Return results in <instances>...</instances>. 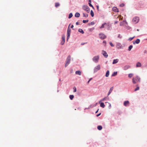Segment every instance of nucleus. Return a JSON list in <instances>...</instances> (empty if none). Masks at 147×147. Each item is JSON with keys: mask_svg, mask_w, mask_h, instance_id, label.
<instances>
[{"mask_svg": "<svg viewBox=\"0 0 147 147\" xmlns=\"http://www.w3.org/2000/svg\"><path fill=\"white\" fill-rule=\"evenodd\" d=\"M140 81V78L137 76L132 78V82L134 84L136 83L137 82H139Z\"/></svg>", "mask_w": 147, "mask_h": 147, "instance_id": "obj_1", "label": "nucleus"}, {"mask_svg": "<svg viewBox=\"0 0 147 147\" xmlns=\"http://www.w3.org/2000/svg\"><path fill=\"white\" fill-rule=\"evenodd\" d=\"M70 25V24L69 25V26L68 27L67 31V41L68 39H69L70 34L71 33V30L70 28H69V26Z\"/></svg>", "mask_w": 147, "mask_h": 147, "instance_id": "obj_2", "label": "nucleus"}, {"mask_svg": "<svg viewBox=\"0 0 147 147\" xmlns=\"http://www.w3.org/2000/svg\"><path fill=\"white\" fill-rule=\"evenodd\" d=\"M71 61V57L68 56L67 57L66 61V63L65 65V67H66L70 63Z\"/></svg>", "mask_w": 147, "mask_h": 147, "instance_id": "obj_3", "label": "nucleus"}, {"mask_svg": "<svg viewBox=\"0 0 147 147\" xmlns=\"http://www.w3.org/2000/svg\"><path fill=\"white\" fill-rule=\"evenodd\" d=\"M82 9L86 11L87 12L89 13L90 12V8L87 5H84L82 7Z\"/></svg>", "mask_w": 147, "mask_h": 147, "instance_id": "obj_4", "label": "nucleus"}, {"mask_svg": "<svg viewBox=\"0 0 147 147\" xmlns=\"http://www.w3.org/2000/svg\"><path fill=\"white\" fill-rule=\"evenodd\" d=\"M139 20V18L138 17H136L133 19L132 22L134 24H136L138 23Z\"/></svg>", "mask_w": 147, "mask_h": 147, "instance_id": "obj_5", "label": "nucleus"}, {"mask_svg": "<svg viewBox=\"0 0 147 147\" xmlns=\"http://www.w3.org/2000/svg\"><path fill=\"white\" fill-rule=\"evenodd\" d=\"M99 57L98 56H94L92 58L93 61L96 63L98 62Z\"/></svg>", "mask_w": 147, "mask_h": 147, "instance_id": "obj_6", "label": "nucleus"}, {"mask_svg": "<svg viewBox=\"0 0 147 147\" xmlns=\"http://www.w3.org/2000/svg\"><path fill=\"white\" fill-rule=\"evenodd\" d=\"M100 38L101 39H104L106 38V36L102 33H100L99 34Z\"/></svg>", "mask_w": 147, "mask_h": 147, "instance_id": "obj_7", "label": "nucleus"}, {"mask_svg": "<svg viewBox=\"0 0 147 147\" xmlns=\"http://www.w3.org/2000/svg\"><path fill=\"white\" fill-rule=\"evenodd\" d=\"M100 65H98L97 66H96L94 69V71L95 72H96L100 70Z\"/></svg>", "mask_w": 147, "mask_h": 147, "instance_id": "obj_8", "label": "nucleus"}, {"mask_svg": "<svg viewBox=\"0 0 147 147\" xmlns=\"http://www.w3.org/2000/svg\"><path fill=\"white\" fill-rule=\"evenodd\" d=\"M129 102L128 100L125 101L124 102L123 105L125 106H127L129 105Z\"/></svg>", "mask_w": 147, "mask_h": 147, "instance_id": "obj_9", "label": "nucleus"}, {"mask_svg": "<svg viewBox=\"0 0 147 147\" xmlns=\"http://www.w3.org/2000/svg\"><path fill=\"white\" fill-rule=\"evenodd\" d=\"M102 53L103 55H104V57H105L107 58L108 57V55L107 53V52L104 51H102Z\"/></svg>", "mask_w": 147, "mask_h": 147, "instance_id": "obj_10", "label": "nucleus"}, {"mask_svg": "<svg viewBox=\"0 0 147 147\" xmlns=\"http://www.w3.org/2000/svg\"><path fill=\"white\" fill-rule=\"evenodd\" d=\"M113 10L115 12H118V9L116 7H114L113 8Z\"/></svg>", "mask_w": 147, "mask_h": 147, "instance_id": "obj_11", "label": "nucleus"}, {"mask_svg": "<svg viewBox=\"0 0 147 147\" xmlns=\"http://www.w3.org/2000/svg\"><path fill=\"white\" fill-rule=\"evenodd\" d=\"M118 61H119V59H114L113 60V64H115L116 63H118Z\"/></svg>", "mask_w": 147, "mask_h": 147, "instance_id": "obj_12", "label": "nucleus"}, {"mask_svg": "<svg viewBox=\"0 0 147 147\" xmlns=\"http://www.w3.org/2000/svg\"><path fill=\"white\" fill-rule=\"evenodd\" d=\"M141 64L140 62H138L136 64V67H140L141 66Z\"/></svg>", "mask_w": 147, "mask_h": 147, "instance_id": "obj_13", "label": "nucleus"}, {"mask_svg": "<svg viewBox=\"0 0 147 147\" xmlns=\"http://www.w3.org/2000/svg\"><path fill=\"white\" fill-rule=\"evenodd\" d=\"M113 89V87H112L110 88L109 90V92L108 94V96L110 94L111 92Z\"/></svg>", "mask_w": 147, "mask_h": 147, "instance_id": "obj_14", "label": "nucleus"}, {"mask_svg": "<svg viewBox=\"0 0 147 147\" xmlns=\"http://www.w3.org/2000/svg\"><path fill=\"white\" fill-rule=\"evenodd\" d=\"M107 25V23H104L102 25V26L100 27V28H103L105 27V25Z\"/></svg>", "mask_w": 147, "mask_h": 147, "instance_id": "obj_15", "label": "nucleus"}, {"mask_svg": "<svg viewBox=\"0 0 147 147\" xmlns=\"http://www.w3.org/2000/svg\"><path fill=\"white\" fill-rule=\"evenodd\" d=\"M109 70H107L106 72V74L105 75L106 77H108L109 76Z\"/></svg>", "mask_w": 147, "mask_h": 147, "instance_id": "obj_16", "label": "nucleus"}, {"mask_svg": "<svg viewBox=\"0 0 147 147\" xmlns=\"http://www.w3.org/2000/svg\"><path fill=\"white\" fill-rule=\"evenodd\" d=\"M100 106L103 108H104L105 107V105L103 102H100Z\"/></svg>", "mask_w": 147, "mask_h": 147, "instance_id": "obj_17", "label": "nucleus"}, {"mask_svg": "<svg viewBox=\"0 0 147 147\" xmlns=\"http://www.w3.org/2000/svg\"><path fill=\"white\" fill-rule=\"evenodd\" d=\"M76 74L80 75L81 74V72L80 71H77L76 72Z\"/></svg>", "mask_w": 147, "mask_h": 147, "instance_id": "obj_18", "label": "nucleus"}, {"mask_svg": "<svg viewBox=\"0 0 147 147\" xmlns=\"http://www.w3.org/2000/svg\"><path fill=\"white\" fill-rule=\"evenodd\" d=\"M75 16L76 17H79L80 16V14L79 13L77 12L75 14Z\"/></svg>", "mask_w": 147, "mask_h": 147, "instance_id": "obj_19", "label": "nucleus"}, {"mask_svg": "<svg viewBox=\"0 0 147 147\" xmlns=\"http://www.w3.org/2000/svg\"><path fill=\"white\" fill-rule=\"evenodd\" d=\"M78 31L79 32H80L81 33H82V34H83L84 33L83 30L81 29H79L78 30Z\"/></svg>", "mask_w": 147, "mask_h": 147, "instance_id": "obj_20", "label": "nucleus"}, {"mask_svg": "<svg viewBox=\"0 0 147 147\" xmlns=\"http://www.w3.org/2000/svg\"><path fill=\"white\" fill-rule=\"evenodd\" d=\"M117 72H114L112 75V76H114L116 75H117Z\"/></svg>", "mask_w": 147, "mask_h": 147, "instance_id": "obj_21", "label": "nucleus"}, {"mask_svg": "<svg viewBox=\"0 0 147 147\" xmlns=\"http://www.w3.org/2000/svg\"><path fill=\"white\" fill-rule=\"evenodd\" d=\"M97 128L99 130H101L102 129V127L101 125H99L98 126Z\"/></svg>", "mask_w": 147, "mask_h": 147, "instance_id": "obj_22", "label": "nucleus"}, {"mask_svg": "<svg viewBox=\"0 0 147 147\" xmlns=\"http://www.w3.org/2000/svg\"><path fill=\"white\" fill-rule=\"evenodd\" d=\"M140 42V39H138L136 40L135 41V43L137 44H138Z\"/></svg>", "mask_w": 147, "mask_h": 147, "instance_id": "obj_23", "label": "nucleus"}, {"mask_svg": "<svg viewBox=\"0 0 147 147\" xmlns=\"http://www.w3.org/2000/svg\"><path fill=\"white\" fill-rule=\"evenodd\" d=\"M60 5V4L58 3H55V7H56L59 6Z\"/></svg>", "mask_w": 147, "mask_h": 147, "instance_id": "obj_24", "label": "nucleus"}, {"mask_svg": "<svg viewBox=\"0 0 147 147\" xmlns=\"http://www.w3.org/2000/svg\"><path fill=\"white\" fill-rule=\"evenodd\" d=\"M73 16V14L72 13H70L69 14V16L68 17V18L69 19L70 18H71Z\"/></svg>", "mask_w": 147, "mask_h": 147, "instance_id": "obj_25", "label": "nucleus"}, {"mask_svg": "<svg viewBox=\"0 0 147 147\" xmlns=\"http://www.w3.org/2000/svg\"><path fill=\"white\" fill-rule=\"evenodd\" d=\"M69 97L70 99L72 100L74 98V96L73 95H70Z\"/></svg>", "mask_w": 147, "mask_h": 147, "instance_id": "obj_26", "label": "nucleus"}, {"mask_svg": "<svg viewBox=\"0 0 147 147\" xmlns=\"http://www.w3.org/2000/svg\"><path fill=\"white\" fill-rule=\"evenodd\" d=\"M132 47H133V46L132 45H131L129 46L128 48V51H130L131 50V49H132Z\"/></svg>", "mask_w": 147, "mask_h": 147, "instance_id": "obj_27", "label": "nucleus"}, {"mask_svg": "<svg viewBox=\"0 0 147 147\" xmlns=\"http://www.w3.org/2000/svg\"><path fill=\"white\" fill-rule=\"evenodd\" d=\"M90 14L92 17H93L94 16V13L93 11L92 10L90 11Z\"/></svg>", "mask_w": 147, "mask_h": 147, "instance_id": "obj_28", "label": "nucleus"}, {"mask_svg": "<svg viewBox=\"0 0 147 147\" xmlns=\"http://www.w3.org/2000/svg\"><path fill=\"white\" fill-rule=\"evenodd\" d=\"M83 16L86 18H87L88 17V15L87 14H85V13H83Z\"/></svg>", "mask_w": 147, "mask_h": 147, "instance_id": "obj_29", "label": "nucleus"}, {"mask_svg": "<svg viewBox=\"0 0 147 147\" xmlns=\"http://www.w3.org/2000/svg\"><path fill=\"white\" fill-rule=\"evenodd\" d=\"M62 40H63L64 41H65V37L64 35H63L62 36Z\"/></svg>", "mask_w": 147, "mask_h": 147, "instance_id": "obj_30", "label": "nucleus"}, {"mask_svg": "<svg viewBox=\"0 0 147 147\" xmlns=\"http://www.w3.org/2000/svg\"><path fill=\"white\" fill-rule=\"evenodd\" d=\"M129 66H125L124 67V69L126 70L127 69L129 68Z\"/></svg>", "mask_w": 147, "mask_h": 147, "instance_id": "obj_31", "label": "nucleus"}, {"mask_svg": "<svg viewBox=\"0 0 147 147\" xmlns=\"http://www.w3.org/2000/svg\"><path fill=\"white\" fill-rule=\"evenodd\" d=\"M133 76V74H128V76L129 77L131 78Z\"/></svg>", "mask_w": 147, "mask_h": 147, "instance_id": "obj_32", "label": "nucleus"}, {"mask_svg": "<svg viewBox=\"0 0 147 147\" xmlns=\"http://www.w3.org/2000/svg\"><path fill=\"white\" fill-rule=\"evenodd\" d=\"M88 22V20H83V23H86Z\"/></svg>", "mask_w": 147, "mask_h": 147, "instance_id": "obj_33", "label": "nucleus"}, {"mask_svg": "<svg viewBox=\"0 0 147 147\" xmlns=\"http://www.w3.org/2000/svg\"><path fill=\"white\" fill-rule=\"evenodd\" d=\"M105 98H103L101 100H100L99 102V103H100V102L101 101H104V100H105Z\"/></svg>", "mask_w": 147, "mask_h": 147, "instance_id": "obj_34", "label": "nucleus"}, {"mask_svg": "<svg viewBox=\"0 0 147 147\" xmlns=\"http://www.w3.org/2000/svg\"><path fill=\"white\" fill-rule=\"evenodd\" d=\"M74 89V92H75L76 91V87H74L73 88Z\"/></svg>", "mask_w": 147, "mask_h": 147, "instance_id": "obj_35", "label": "nucleus"}, {"mask_svg": "<svg viewBox=\"0 0 147 147\" xmlns=\"http://www.w3.org/2000/svg\"><path fill=\"white\" fill-rule=\"evenodd\" d=\"M139 87H137L134 90L135 91H136L139 90Z\"/></svg>", "mask_w": 147, "mask_h": 147, "instance_id": "obj_36", "label": "nucleus"}, {"mask_svg": "<svg viewBox=\"0 0 147 147\" xmlns=\"http://www.w3.org/2000/svg\"><path fill=\"white\" fill-rule=\"evenodd\" d=\"M65 42V41H64L63 40H62L61 43V44L62 45H63L64 44Z\"/></svg>", "mask_w": 147, "mask_h": 147, "instance_id": "obj_37", "label": "nucleus"}, {"mask_svg": "<svg viewBox=\"0 0 147 147\" xmlns=\"http://www.w3.org/2000/svg\"><path fill=\"white\" fill-rule=\"evenodd\" d=\"M134 38V37H131V38H130L128 40H129L131 41V40H132L133 39V38Z\"/></svg>", "mask_w": 147, "mask_h": 147, "instance_id": "obj_38", "label": "nucleus"}, {"mask_svg": "<svg viewBox=\"0 0 147 147\" xmlns=\"http://www.w3.org/2000/svg\"><path fill=\"white\" fill-rule=\"evenodd\" d=\"M89 3V5L91 7H92L93 8V6H92V5L90 3Z\"/></svg>", "mask_w": 147, "mask_h": 147, "instance_id": "obj_39", "label": "nucleus"}, {"mask_svg": "<svg viewBox=\"0 0 147 147\" xmlns=\"http://www.w3.org/2000/svg\"><path fill=\"white\" fill-rule=\"evenodd\" d=\"M110 45L112 47L114 46V45H113V44L111 42H110Z\"/></svg>", "mask_w": 147, "mask_h": 147, "instance_id": "obj_40", "label": "nucleus"}, {"mask_svg": "<svg viewBox=\"0 0 147 147\" xmlns=\"http://www.w3.org/2000/svg\"><path fill=\"white\" fill-rule=\"evenodd\" d=\"M124 5V4L123 3H122L120 5V6L121 7H123Z\"/></svg>", "mask_w": 147, "mask_h": 147, "instance_id": "obj_41", "label": "nucleus"}, {"mask_svg": "<svg viewBox=\"0 0 147 147\" xmlns=\"http://www.w3.org/2000/svg\"><path fill=\"white\" fill-rule=\"evenodd\" d=\"M103 43H104V45H105L106 43V41H105L104 40L103 41Z\"/></svg>", "mask_w": 147, "mask_h": 147, "instance_id": "obj_42", "label": "nucleus"}, {"mask_svg": "<svg viewBox=\"0 0 147 147\" xmlns=\"http://www.w3.org/2000/svg\"><path fill=\"white\" fill-rule=\"evenodd\" d=\"M118 37L120 38H121V36H120V34H119L118 35Z\"/></svg>", "mask_w": 147, "mask_h": 147, "instance_id": "obj_43", "label": "nucleus"}, {"mask_svg": "<svg viewBox=\"0 0 147 147\" xmlns=\"http://www.w3.org/2000/svg\"><path fill=\"white\" fill-rule=\"evenodd\" d=\"M101 113H99V114H98L97 115H96V116H97V117H98V116H99L101 115Z\"/></svg>", "mask_w": 147, "mask_h": 147, "instance_id": "obj_44", "label": "nucleus"}, {"mask_svg": "<svg viewBox=\"0 0 147 147\" xmlns=\"http://www.w3.org/2000/svg\"><path fill=\"white\" fill-rule=\"evenodd\" d=\"M94 22H91V25H94Z\"/></svg>", "mask_w": 147, "mask_h": 147, "instance_id": "obj_45", "label": "nucleus"}, {"mask_svg": "<svg viewBox=\"0 0 147 147\" xmlns=\"http://www.w3.org/2000/svg\"><path fill=\"white\" fill-rule=\"evenodd\" d=\"M118 22V21H115V24H117Z\"/></svg>", "mask_w": 147, "mask_h": 147, "instance_id": "obj_46", "label": "nucleus"}, {"mask_svg": "<svg viewBox=\"0 0 147 147\" xmlns=\"http://www.w3.org/2000/svg\"><path fill=\"white\" fill-rule=\"evenodd\" d=\"M121 17V16H119L118 17V18H119V20H120V18Z\"/></svg>", "mask_w": 147, "mask_h": 147, "instance_id": "obj_47", "label": "nucleus"}, {"mask_svg": "<svg viewBox=\"0 0 147 147\" xmlns=\"http://www.w3.org/2000/svg\"><path fill=\"white\" fill-rule=\"evenodd\" d=\"M79 24V23L78 22H76V25H78Z\"/></svg>", "mask_w": 147, "mask_h": 147, "instance_id": "obj_48", "label": "nucleus"}, {"mask_svg": "<svg viewBox=\"0 0 147 147\" xmlns=\"http://www.w3.org/2000/svg\"><path fill=\"white\" fill-rule=\"evenodd\" d=\"M98 110H99V109H98V110L96 112V113H98Z\"/></svg>", "mask_w": 147, "mask_h": 147, "instance_id": "obj_49", "label": "nucleus"}, {"mask_svg": "<svg viewBox=\"0 0 147 147\" xmlns=\"http://www.w3.org/2000/svg\"><path fill=\"white\" fill-rule=\"evenodd\" d=\"M74 27V25H72L71 26V28H72Z\"/></svg>", "mask_w": 147, "mask_h": 147, "instance_id": "obj_50", "label": "nucleus"}, {"mask_svg": "<svg viewBox=\"0 0 147 147\" xmlns=\"http://www.w3.org/2000/svg\"><path fill=\"white\" fill-rule=\"evenodd\" d=\"M88 1L89 3H91V0H88Z\"/></svg>", "mask_w": 147, "mask_h": 147, "instance_id": "obj_51", "label": "nucleus"}, {"mask_svg": "<svg viewBox=\"0 0 147 147\" xmlns=\"http://www.w3.org/2000/svg\"><path fill=\"white\" fill-rule=\"evenodd\" d=\"M90 80H88V82H87V84H88L89 83V82H90Z\"/></svg>", "mask_w": 147, "mask_h": 147, "instance_id": "obj_52", "label": "nucleus"}, {"mask_svg": "<svg viewBox=\"0 0 147 147\" xmlns=\"http://www.w3.org/2000/svg\"><path fill=\"white\" fill-rule=\"evenodd\" d=\"M92 79V78H90V79L89 80H90H90H91Z\"/></svg>", "mask_w": 147, "mask_h": 147, "instance_id": "obj_53", "label": "nucleus"}, {"mask_svg": "<svg viewBox=\"0 0 147 147\" xmlns=\"http://www.w3.org/2000/svg\"><path fill=\"white\" fill-rule=\"evenodd\" d=\"M120 26H121L122 25V24H121V23H120Z\"/></svg>", "mask_w": 147, "mask_h": 147, "instance_id": "obj_54", "label": "nucleus"}, {"mask_svg": "<svg viewBox=\"0 0 147 147\" xmlns=\"http://www.w3.org/2000/svg\"><path fill=\"white\" fill-rule=\"evenodd\" d=\"M137 31H139V29H138L137 30Z\"/></svg>", "mask_w": 147, "mask_h": 147, "instance_id": "obj_55", "label": "nucleus"}, {"mask_svg": "<svg viewBox=\"0 0 147 147\" xmlns=\"http://www.w3.org/2000/svg\"><path fill=\"white\" fill-rule=\"evenodd\" d=\"M82 45H84L83 43H82Z\"/></svg>", "mask_w": 147, "mask_h": 147, "instance_id": "obj_56", "label": "nucleus"}, {"mask_svg": "<svg viewBox=\"0 0 147 147\" xmlns=\"http://www.w3.org/2000/svg\"><path fill=\"white\" fill-rule=\"evenodd\" d=\"M82 45H84L83 43H82Z\"/></svg>", "mask_w": 147, "mask_h": 147, "instance_id": "obj_57", "label": "nucleus"}, {"mask_svg": "<svg viewBox=\"0 0 147 147\" xmlns=\"http://www.w3.org/2000/svg\"><path fill=\"white\" fill-rule=\"evenodd\" d=\"M97 8H98V7L97 6Z\"/></svg>", "mask_w": 147, "mask_h": 147, "instance_id": "obj_58", "label": "nucleus"}, {"mask_svg": "<svg viewBox=\"0 0 147 147\" xmlns=\"http://www.w3.org/2000/svg\"><path fill=\"white\" fill-rule=\"evenodd\" d=\"M110 106H111V104H110Z\"/></svg>", "mask_w": 147, "mask_h": 147, "instance_id": "obj_59", "label": "nucleus"}]
</instances>
